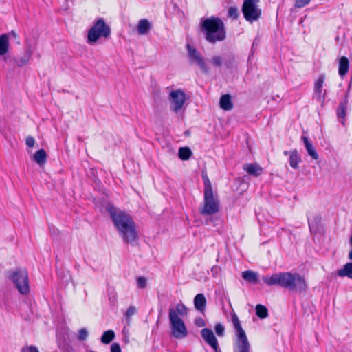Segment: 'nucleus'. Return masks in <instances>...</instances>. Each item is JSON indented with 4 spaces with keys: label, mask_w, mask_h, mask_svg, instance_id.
<instances>
[{
    "label": "nucleus",
    "mask_w": 352,
    "mask_h": 352,
    "mask_svg": "<svg viewBox=\"0 0 352 352\" xmlns=\"http://www.w3.org/2000/svg\"><path fill=\"white\" fill-rule=\"evenodd\" d=\"M96 205L102 214L110 215V201L108 199L104 197L98 198Z\"/></svg>",
    "instance_id": "17"
},
{
    "label": "nucleus",
    "mask_w": 352,
    "mask_h": 352,
    "mask_svg": "<svg viewBox=\"0 0 352 352\" xmlns=\"http://www.w3.org/2000/svg\"><path fill=\"white\" fill-rule=\"evenodd\" d=\"M337 274L340 277H348L352 279V263H346L343 268L337 272Z\"/></svg>",
    "instance_id": "26"
},
{
    "label": "nucleus",
    "mask_w": 352,
    "mask_h": 352,
    "mask_svg": "<svg viewBox=\"0 0 352 352\" xmlns=\"http://www.w3.org/2000/svg\"><path fill=\"white\" fill-rule=\"evenodd\" d=\"M204 184V197L202 207L200 208L199 212L202 215H212L219 212V201L214 197L212 184L208 176L203 175Z\"/></svg>",
    "instance_id": "4"
},
{
    "label": "nucleus",
    "mask_w": 352,
    "mask_h": 352,
    "mask_svg": "<svg viewBox=\"0 0 352 352\" xmlns=\"http://www.w3.org/2000/svg\"><path fill=\"white\" fill-rule=\"evenodd\" d=\"M243 278L251 283H257L258 281V274L257 272L252 270H246L242 272Z\"/></svg>",
    "instance_id": "23"
},
{
    "label": "nucleus",
    "mask_w": 352,
    "mask_h": 352,
    "mask_svg": "<svg viewBox=\"0 0 352 352\" xmlns=\"http://www.w3.org/2000/svg\"><path fill=\"white\" fill-rule=\"evenodd\" d=\"M87 352H96V351H92V350H89V351H87Z\"/></svg>",
    "instance_id": "52"
},
{
    "label": "nucleus",
    "mask_w": 352,
    "mask_h": 352,
    "mask_svg": "<svg viewBox=\"0 0 352 352\" xmlns=\"http://www.w3.org/2000/svg\"><path fill=\"white\" fill-rule=\"evenodd\" d=\"M259 0H244L242 6V12L245 19L253 23L259 20L261 16V9L258 6Z\"/></svg>",
    "instance_id": "8"
},
{
    "label": "nucleus",
    "mask_w": 352,
    "mask_h": 352,
    "mask_svg": "<svg viewBox=\"0 0 352 352\" xmlns=\"http://www.w3.org/2000/svg\"><path fill=\"white\" fill-rule=\"evenodd\" d=\"M168 317L172 336L177 339H182L188 336V330L182 319L176 316L173 311H169Z\"/></svg>",
    "instance_id": "9"
},
{
    "label": "nucleus",
    "mask_w": 352,
    "mask_h": 352,
    "mask_svg": "<svg viewBox=\"0 0 352 352\" xmlns=\"http://www.w3.org/2000/svg\"><path fill=\"white\" fill-rule=\"evenodd\" d=\"M110 34V27L106 24L103 19L100 18L95 21L87 33V42L94 45L101 38H107Z\"/></svg>",
    "instance_id": "7"
},
{
    "label": "nucleus",
    "mask_w": 352,
    "mask_h": 352,
    "mask_svg": "<svg viewBox=\"0 0 352 352\" xmlns=\"http://www.w3.org/2000/svg\"><path fill=\"white\" fill-rule=\"evenodd\" d=\"M8 39L10 38L11 39H14V42L16 44H20V41L18 38V35L14 30H11L8 34Z\"/></svg>",
    "instance_id": "39"
},
{
    "label": "nucleus",
    "mask_w": 352,
    "mask_h": 352,
    "mask_svg": "<svg viewBox=\"0 0 352 352\" xmlns=\"http://www.w3.org/2000/svg\"><path fill=\"white\" fill-rule=\"evenodd\" d=\"M33 160L40 166L45 164L47 161L45 151L43 148L37 151L33 156Z\"/></svg>",
    "instance_id": "25"
},
{
    "label": "nucleus",
    "mask_w": 352,
    "mask_h": 352,
    "mask_svg": "<svg viewBox=\"0 0 352 352\" xmlns=\"http://www.w3.org/2000/svg\"><path fill=\"white\" fill-rule=\"evenodd\" d=\"M137 283H138V287L143 289V288L146 287V286L147 280L144 276H140L137 278Z\"/></svg>",
    "instance_id": "37"
},
{
    "label": "nucleus",
    "mask_w": 352,
    "mask_h": 352,
    "mask_svg": "<svg viewBox=\"0 0 352 352\" xmlns=\"http://www.w3.org/2000/svg\"><path fill=\"white\" fill-rule=\"evenodd\" d=\"M228 15L233 19H236L239 16V10L236 7H230L228 10Z\"/></svg>",
    "instance_id": "34"
},
{
    "label": "nucleus",
    "mask_w": 352,
    "mask_h": 352,
    "mask_svg": "<svg viewBox=\"0 0 352 352\" xmlns=\"http://www.w3.org/2000/svg\"><path fill=\"white\" fill-rule=\"evenodd\" d=\"M219 105L225 111H230L233 108L231 96L229 94H224L220 98Z\"/></svg>",
    "instance_id": "19"
},
{
    "label": "nucleus",
    "mask_w": 352,
    "mask_h": 352,
    "mask_svg": "<svg viewBox=\"0 0 352 352\" xmlns=\"http://www.w3.org/2000/svg\"><path fill=\"white\" fill-rule=\"evenodd\" d=\"M290 153H291V151H284L283 154H284L285 155H289V156H290Z\"/></svg>",
    "instance_id": "45"
},
{
    "label": "nucleus",
    "mask_w": 352,
    "mask_h": 352,
    "mask_svg": "<svg viewBox=\"0 0 352 352\" xmlns=\"http://www.w3.org/2000/svg\"><path fill=\"white\" fill-rule=\"evenodd\" d=\"M8 34H3L0 36V56H3L8 52Z\"/></svg>",
    "instance_id": "24"
},
{
    "label": "nucleus",
    "mask_w": 352,
    "mask_h": 352,
    "mask_svg": "<svg viewBox=\"0 0 352 352\" xmlns=\"http://www.w3.org/2000/svg\"><path fill=\"white\" fill-rule=\"evenodd\" d=\"M349 91L346 93L344 98L342 99L341 102H340L336 114L338 118L342 119L341 121V123L344 125V118L346 115V109L349 107Z\"/></svg>",
    "instance_id": "14"
},
{
    "label": "nucleus",
    "mask_w": 352,
    "mask_h": 352,
    "mask_svg": "<svg viewBox=\"0 0 352 352\" xmlns=\"http://www.w3.org/2000/svg\"><path fill=\"white\" fill-rule=\"evenodd\" d=\"M136 311V308L133 305H131L126 311L124 314V317L126 318V322L127 326H129L131 324V318L133 315L135 314Z\"/></svg>",
    "instance_id": "31"
},
{
    "label": "nucleus",
    "mask_w": 352,
    "mask_h": 352,
    "mask_svg": "<svg viewBox=\"0 0 352 352\" xmlns=\"http://www.w3.org/2000/svg\"><path fill=\"white\" fill-rule=\"evenodd\" d=\"M111 352H121V348L118 343L114 342L111 344Z\"/></svg>",
    "instance_id": "43"
},
{
    "label": "nucleus",
    "mask_w": 352,
    "mask_h": 352,
    "mask_svg": "<svg viewBox=\"0 0 352 352\" xmlns=\"http://www.w3.org/2000/svg\"><path fill=\"white\" fill-rule=\"evenodd\" d=\"M212 272H215L214 267L212 268Z\"/></svg>",
    "instance_id": "50"
},
{
    "label": "nucleus",
    "mask_w": 352,
    "mask_h": 352,
    "mask_svg": "<svg viewBox=\"0 0 352 352\" xmlns=\"http://www.w3.org/2000/svg\"><path fill=\"white\" fill-rule=\"evenodd\" d=\"M195 324L198 327H202L206 325V323H205L204 320L202 318L198 317V318H196L195 320Z\"/></svg>",
    "instance_id": "41"
},
{
    "label": "nucleus",
    "mask_w": 352,
    "mask_h": 352,
    "mask_svg": "<svg viewBox=\"0 0 352 352\" xmlns=\"http://www.w3.org/2000/svg\"><path fill=\"white\" fill-rule=\"evenodd\" d=\"M49 228H50V231L52 235H55L56 234V231L54 227L52 228V227L50 226Z\"/></svg>",
    "instance_id": "44"
},
{
    "label": "nucleus",
    "mask_w": 352,
    "mask_h": 352,
    "mask_svg": "<svg viewBox=\"0 0 352 352\" xmlns=\"http://www.w3.org/2000/svg\"><path fill=\"white\" fill-rule=\"evenodd\" d=\"M232 322L235 331L234 352H250L251 346L240 320L236 314L232 315Z\"/></svg>",
    "instance_id": "5"
},
{
    "label": "nucleus",
    "mask_w": 352,
    "mask_h": 352,
    "mask_svg": "<svg viewBox=\"0 0 352 352\" xmlns=\"http://www.w3.org/2000/svg\"><path fill=\"white\" fill-rule=\"evenodd\" d=\"M186 47L188 50V56L190 62L192 63L197 64L204 73L208 74L209 72V68L206 63L204 58L194 47L191 46L190 44H188Z\"/></svg>",
    "instance_id": "10"
},
{
    "label": "nucleus",
    "mask_w": 352,
    "mask_h": 352,
    "mask_svg": "<svg viewBox=\"0 0 352 352\" xmlns=\"http://www.w3.org/2000/svg\"><path fill=\"white\" fill-rule=\"evenodd\" d=\"M111 219L122 240L135 245L138 239V234L131 217L111 206Z\"/></svg>",
    "instance_id": "2"
},
{
    "label": "nucleus",
    "mask_w": 352,
    "mask_h": 352,
    "mask_svg": "<svg viewBox=\"0 0 352 352\" xmlns=\"http://www.w3.org/2000/svg\"><path fill=\"white\" fill-rule=\"evenodd\" d=\"M169 100L171 109L177 113L183 107L185 100V93L181 89L172 91L169 94Z\"/></svg>",
    "instance_id": "11"
},
{
    "label": "nucleus",
    "mask_w": 352,
    "mask_h": 352,
    "mask_svg": "<svg viewBox=\"0 0 352 352\" xmlns=\"http://www.w3.org/2000/svg\"><path fill=\"white\" fill-rule=\"evenodd\" d=\"M243 170L246 171L249 175L254 177H258L263 173V168L261 167L258 164H245L243 167Z\"/></svg>",
    "instance_id": "15"
},
{
    "label": "nucleus",
    "mask_w": 352,
    "mask_h": 352,
    "mask_svg": "<svg viewBox=\"0 0 352 352\" xmlns=\"http://www.w3.org/2000/svg\"><path fill=\"white\" fill-rule=\"evenodd\" d=\"M215 332L218 336L222 337L224 336L225 328L221 323H218L214 327Z\"/></svg>",
    "instance_id": "36"
},
{
    "label": "nucleus",
    "mask_w": 352,
    "mask_h": 352,
    "mask_svg": "<svg viewBox=\"0 0 352 352\" xmlns=\"http://www.w3.org/2000/svg\"><path fill=\"white\" fill-rule=\"evenodd\" d=\"M173 311L176 316H184L187 315V308L183 303H178L175 307H170L169 311Z\"/></svg>",
    "instance_id": "27"
},
{
    "label": "nucleus",
    "mask_w": 352,
    "mask_h": 352,
    "mask_svg": "<svg viewBox=\"0 0 352 352\" xmlns=\"http://www.w3.org/2000/svg\"><path fill=\"white\" fill-rule=\"evenodd\" d=\"M200 26L205 39L210 43L223 41L226 38L225 24L219 17L211 16L202 19Z\"/></svg>",
    "instance_id": "3"
},
{
    "label": "nucleus",
    "mask_w": 352,
    "mask_h": 352,
    "mask_svg": "<svg viewBox=\"0 0 352 352\" xmlns=\"http://www.w3.org/2000/svg\"><path fill=\"white\" fill-rule=\"evenodd\" d=\"M32 56V52L30 49H27L25 51L24 54L23 56L19 59V61L16 62L19 67H22L25 65H26L28 61L30 60V58Z\"/></svg>",
    "instance_id": "30"
},
{
    "label": "nucleus",
    "mask_w": 352,
    "mask_h": 352,
    "mask_svg": "<svg viewBox=\"0 0 352 352\" xmlns=\"http://www.w3.org/2000/svg\"><path fill=\"white\" fill-rule=\"evenodd\" d=\"M300 162H301V159L300 157L299 156L298 151L296 149L291 151L289 159L290 166L294 169H298V164Z\"/></svg>",
    "instance_id": "22"
},
{
    "label": "nucleus",
    "mask_w": 352,
    "mask_h": 352,
    "mask_svg": "<svg viewBox=\"0 0 352 352\" xmlns=\"http://www.w3.org/2000/svg\"><path fill=\"white\" fill-rule=\"evenodd\" d=\"M256 314L258 317L264 319L268 316V310L265 306L258 304L256 306Z\"/></svg>",
    "instance_id": "29"
},
{
    "label": "nucleus",
    "mask_w": 352,
    "mask_h": 352,
    "mask_svg": "<svg viewBox=\"0 0 352 352\" xmlns=\"http://www.w3.org/2000/svg\"><path fill=\"white\" fill-rule=\"evenodd\" d=\"M25 144L28 147L32 148L35 144L34 138L32 136H28L25 140Z\"/></svg>",
    "instance_id": "42"
},
{
    "label": "nucleus",
    "mask_w": 352,
    "mask_h": 352,
    "mask_svg": "<svg viewBox=\"0 0 352 352\" xmlns=\"http://www.w3.org/2000/svg\"><path fill=\"white\" fill-rule=\"evenodd\" d=\"M211 63L214 67H221L223 63V58L219 55L213 56L211 59Z\"/></svg>",
    "instance_id": "32"
},
{
    "label": "nucleus",
    "mask_w": 352,
    "mask_h": 352,
    "mask_svg": "<svg viewBox=\"0 0 352 352\" xmlns=\"http://www.w3.org/2000/svg\"><path fill=\"white\" fill-rule=\"evenodd\" d=\"M350 243H351V245H352V234H351V236L350 238Z\"/></svg>",
    "instance_id": "48"
},
{
    "label": "nucleus",
    "mask_w": 352,
    "mask_h": 352,
    "mask_svg": "<svg viewBox=\"0 0 352 352\" xmlns=\"http://www.w3.org/2000/svg\"><path fill=\"white\" fill-rule=\"evenodd\" d=\"M195 309L201 313H204L206 306V299L203 294H198L194 298Z\"/></svg>",
    "instance_id": "16"
},
{
    "label": "nucleus",
    "mask_w": 352,
    "mask_h": 352,
    "mask_svg": "<svg viewBox=\"0 0 352 352\" xmlns=\"http://www.w3.org/2000/svg\"><path fill=\"white\" fill-rule=\"evenodd\" d=\"M201 334L204 340L217 352L218 342L213 331L208 328L201 330Z\"/></svg>",
    "instance_id": "13"
},
{
    "label": "nucleus",
    "mask_w": 352,
    "mask_h": 352,
    "mask_svg": "<svg viewBox=\"0 0 352 352\" xmlns=\"http://www.w3.org/2000/svg\"><path fill=\"white\" fill-rule=\"evenodd\" d=\"M302 140L305 144V146L306 148V150L308 153V154L314 159L317 160L318 158V155L314 148V146L312 145V144L309 142L308 138L305 136H302Z\"/></svg>",
    "instance_id": "21"
},
{
    "label": "nucleus",
    "mask_w": 352,
    "mask_h": 352,
    "mask_svg": "<svg viewBox=\"0 0 352 352\" xmlns=\"http://www.w3.org/2000/svg\"><path fill=\"white\" fill-rule=\"evenodd\" d=\"M126 331V327L125 326L123 329V331L125 332Z\"/></svg>",
    "instance_id": "49"
},
{
    "label": "nucleus",
    "mask_w": 352,
    "mask_h": 352,
    "mask_svg": "<svg viewBox=\"0 0 352 352\" xmlns=\"http://www.w3.org/2000/svg\"><path fill=\"white\" fill-rule=\"evenodd\" d=\"M212 272H215L214 267L212 268Z\"/></svg>",
    "instance_id": "51"
},
{
    "label": "nucleus",
    "mask_w": 352,
    "mask_h": 352,
    "mask_svg": "<svg viewBox=\"0 0 352 352\" xmlns=\"http://www.w3.org/2000/svg\"><path fill=\"white\" fill-rule=\"evenodd\" d=\"M100 340L102 343L105 344H110V329L107 330L104 332L103 335L100 338Z\"/></svg>",
    "instance_id": "35"
},
{
    "label": "nucleus",
    "mask_w": 352,
    "mask_h": 352,
    "mask_svg": "<svg viewBox=\"0 0 352 352\" xmlns=\"http://www.w3.org/2000/svg\"><path fill=\"white\" fill-rule=\"evenodd\" d=\"M324 80H325V75L320 74L314 84L315 98L317 99V100H318L320 102H323L326 98L327 91L324 90V92H322V91H323L322 87H323V84H324Z\"/></svg>",
    "instance_id": "12"
},
{
    "label": "nucleus",
    "mask_w": 352,
    "mask_h": 352,
    "mask_svg": "<svg viewBox=\"0 0 352 352\" xmlns=\"http://www.w3.org/2000/svg\"><path fill=\"white\" fill-rule=\"evenodd\" d=\"M310 1L311 0H296L294 6L296 8H301L308 5Z\"/></svg>",
    "instance_id": "38"
},
{
    "label": "nucleus",
    "mask_w": 352,
    "mask_h": 352,
    "mask_svg": "<svg viewBox=\"0 0 352 352\" xmlns=\"http://www.w3.org/2000/svg\"><path fill=\"white\" fill-rule=\"evenodd\" d=\"M21 352H39L38 349L35 346H30L27 347H23L21 350Z\"/></svg>",
    "instance_id": "40"
},
{
    "label": "nucleus",
    "mask_w": 352,
    "mask_h": 352,
    "mask_svg": "<svg viewBox=\"0 0 352 352\" xmlns=\"http://www.w3.org/2000/svg\"><path fill=\"white\" fill-rule=\"evenodd\" d=\"M262 280L268 286L278 285L299 293L305 292L308 288L305 278L298 273H274L263 276Z\"/></svg>",
    "instance_id": "1"
},
{
    "label": "nucleus",
    "mask_w": 352,
    "mask_h": 352,
    "mask_svg": "<svg viewBox=\"0 0 352 352\" xmlns=\"http://www.w3.org/2000/svg\"><path fill=\"white\" fill-rule=\"evenodd\" d=\"M115 338V333L114 332L111 330V341L114 339Z\"/></svg>",
    "instance_id": "47"
},
{
    "label": "nucleus",
    "mask_w": 352,
    "mask_h": 352,
    "mask_svg": "<svg viewBox=\"0 0 352 352\" xmlns=\"http://www.w3.org/2000/svg\"><path fill=\"white\" fill-rule=\"evenodd\" d=\"M349 61L346 56H342L339 61L338 73L340 76H344L349 71Z\"/></svg>",
    "instance_id": "20"
},
{
    "label": "nucleus",
    "mask_w": 352,
    "mask_h": 352,
    "mask_svg": "<svg viewBox=\"0 0 352 352\" xmlns=\"http://www.w3.org/2000/svg\"><path fill=\"white\" fill-rule=\"evenodd\" d=\"M192 151L188 147H181L178 151V155L182 160H188L192 155Z\"/></svg>",
    "instance_id": "28"
},
{
    "label": "nucleus",
    "mask_w": 352,
    "mask_h": 352,
    "mask_svg": "<svg viewBox=\"0 0 352 352\" xmlns=\"http://www.w3.org/2000/svg\"><path fill=\"white\" fill-rule=\"evenodd\" d=\"M151 28V23L146 19H143L139 21L137 30L138 32L140 35L146 34Z\"/></svg>",
    "instance_id": "18"
},
{
    "label": "nucleus",
    "mask_w": 352,
    "mask_h": 352,
    "mask_svg": "<svg viewBox=\"0 0 352 352\" xmlns=\"http://www.w3.org/2000/svg\"><path fill=\"white\" fill-rule=\"evenodd\" d=\"M349 258L350 260H351V261H352V249H351V250L349 252Z\"/></svg>",
    "instance_id": "46"
},
{
    "label": "nucleus",
    "mask_w": 352,
    "mask_h": 352,
    "mask_svg": "<svg viewBox=\"0 0 352 352\" xmlns=\"http://www.w3.org/2000/svg\"><path fill=\"white\" fill-rule=\"evenodd\" d=\"M8 278L12 280L18 292L25 295L30 292L28 273L25 268H16L9 271Z\"/></svg>",
    "instance_id": "6"
},
{
    "label": "nucleus",
    "mask_w": 352,
    "mask_h": 352,
    "mask_svg": "<svg viewBox=\"0 0 352 352\" xmlns=\"http://www.w3.org/2000/svg\"><path fill=\"white\" fill-rule=\"evenodd\" d=\"M89 336V332L86 328H81L78 331V339L80 341H84L87 340Z\"/></svg>",
    "instance_id": "33"
}]
</instances>
